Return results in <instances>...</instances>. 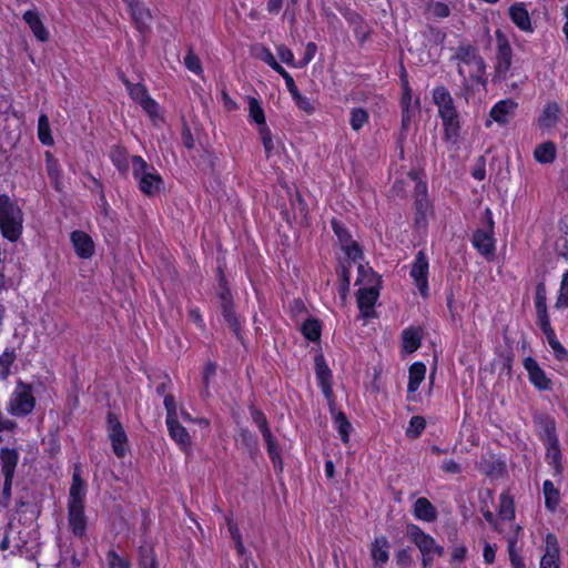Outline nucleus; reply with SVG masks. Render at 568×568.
Here are the masks:
<instances>
[{"label": "nucleus", "instance_id": "f257e3e1", "mask_svg": "<svg viewBox=\"0 0 568 568\" xmlns=\"http://www.w3.org/2000/svg\"><path fill=\"white\" fill-rule=\"evenodd\" d=\"M433 102L438 108V116L443 121L444 139L457 144L460 135L459 114L448 89L444 85L436 87L433 90Z\"/></svg>", "mask_w": 568, "mask_h": 568}, {"label": "nucleus", "instance_id": "f03ea898", "mask_svg": "<svg viewBox=\"0 0 568 568\" xmlns=\"http://www.w3.org/2000/svg\"><path fill=\"white\" fill-rule=\"evenodd\" d=\"M356 284H365L357 292V304L362 316L369 318L375 314L374 306L379 296L381 277L371 267L359 264Z\"/></svg>", "mask_w": 568, "mask_h": 568}, {"label": "nucleus", "instance_id": "7ed1b4c3", "mask_svg": "<svg viewBox=\"0 0 568 568\" xmlns=\"http://www.w3.org/2000/svg\"><path fill=\"white\" fill-rule=\"evenodd\" d=\"M23 213L9 195H0V230L2 236L16 242L22 234Z\"/></svg>", "mask_w": 568, "mask_h": 568}, {"label": "nucleus", "instance_id": "20e7f679", "mask_svg": "<svg viewBox=\"0 0 568 568\" xmlns=\"http://www.w3.org/2000/svg\"><path fill=\"white\" fill-rule=\"evenodd\" d=\"M110 158L120 174L126 175L131 172L133 178H161L159 174L151 171L153 168L141 156L130 155L122 146H113L110 152Z\"/></svg>", "mask_w": 568, "mask_h": 568}, {"label": "nucleus", "instance_id": "39448f33", "mask_svg": "<svg viewBox=\"0 0 568 568\" xmlns=\"http://www.w3.org/2000/svg\"><path fill=\"white\" fill-rule=\"evenodd\" d=\"M34 406L36 397L32 385L19 379L8 400L7 412L14 417H26L32 413Z\"/></svg>", "mask_w": 568, "mask_h": 568}, {"label": "nucleus", "instance_id": "423d86ee", "mask_svg": "<svg viewBox=\"0 0 568 568\" xmlns=\"http://www.w3.org/2000/svg\"><path fill=\"white\" fill-rule=\"evenodd\" d=\"M486 226L478 229L473 235L471 243L479 254L486 258L495 255V240H494V221L493 213L489 209L485 210L484 213Z\"/></svg>", "mask_w": 568, "mask_h": 568}, {"label": "nucleus", "instance_id": "0eeeda50", "mask_svg": "<svg viewBox=\"0 0 568 568\" xmlns=\"http://www.w3.org/2000/svg\"><path fill=\"white\" fill-rule=\"evenodd\" d=\"M497 40L495 72L499 81L507 79L513 62V49L506 34L501 30L495 32Z\"/></svg>", "mask_w": 568, "mask_h": 568}, {"label": "nucleus", "instance_id": "6e6552de", "mask_svg": "<svg viewBox=\"0 0 568 568\" xmlns=\"http://www.w3.org/2000/svg\"><path fill=\"white\" fill-rule=\"evenodd\" d=\"M106 430L114 455L119 458L124 457L129 447L128 436L121 422L112 412L106 415Z\"/></svg>", "mask_w": 568, "mask_h": 568}, {"label": "nucleus", "instance_id": "1a4fd4ad", "mask_svg": "<svg viewBox=\"0 0 568 568\" xmlns=\"http://www.w3.org/2000/svg\"><path fill=\"white\" fill-rule=\"evenodd\" d=\"M536 434L544 446L558 444L557 424L554 417L545 413H536L532 416Z\"/></svg>", "mask_w": 568, "mask_h": 568}, {"label": "nucleus", "instance_id": "9d476101", "mask_svg": "<svg viewBox=\"0 0 568 568\" xmlns=\"http://www.w3.org/2000/svg\"><path fill=\"white\" fill-rule=\"evenodd\" d=\"M428 260L424 251H418L415 255L409 275L414 280L419 294L425 298L428 296Z\"/></svg>", "mask_w": 568, "mask_h": 568}, {"label": "nucleus", "instance_id": "9b49d317", "mask_svg": "<svg viewBox=\"0 0 568 568\" xmlns=\"http://www.w3.org/2000/svg\"><path fill=\"white\" fill-rule=\"evenodd\" d=\"M454 58L465 64L474 65L475 73H473L470 78L477 82L480 81V78L486 71V63L483 57L477 53V49L474 45L467 44L458 47Z\"/></svg>", "mask_w": 568, "mask_h": 568}, {"label": "nucleus", "instance_id": "f8f14e48", "mask_svg": "<svg viewBox=\"0 0 568 568\" xmlns=\"http://www.w3.org/2000/svg\"><path fill=\"white\" fill-rule=\"evenodd\" d=\"M68 523L75 537L81 539L85 536L88 518L84 514V503H68Z\"/></svg>", "mask_w": 568, "mask_h": 568}, {"label": "nucleus", "instance_id": "ddd939ff", "mask_svg": "<svg viewBox=\"0 0 568 568\" xmlns=\"http://www.w3.org/2000/svg\"><path fill=\"white\" fill-rule=\"evenodd\" d=\"M315 375L318 382V386L322 389L325 398L333 404V387H332V371L327 366L326 361L323 354H317L315 356Z\"/></svg>", "mask_w": 568, "mask_h": 568}, {"label": "nucleus", "instance_id": "4468645a", "mask_svg": "<svg viewBox=\"0 0 568 568\" xmlns=\"http://www.w3.org/2000/svg\"><path fill=\"white\" fill-rule=\"evenodd\" d=\"M528 373L529 382L539 390H548L551 388V381L546 376L545 371L540 367L538 362L528 356L523 363Z\"/></svg>", "mask_w": 568, "mask_h": 568}, {"label": "nucleus", "instance_id": "2eb2a0df", "mask_svg": "<svg viewBox=\"0 0 568 568\" xmlns=\"http://www.w3.org/2000/svg\"><path fill=\"white\" fill-rule=\"evenodd\" d=\"M406 537L419 549L422 555L432 552V548L436 541L416 524H407Z\"/></svg>", "mask_w": 568, "mask_h": 568}, {"label": "nucleus", "instance_id": "dca6fc26", "mask_svg": "<svg viewBox=\"0 0 568 568\" xmlns=\"http://www.w3.org/2000/svg\"><path fill=\"white\" fill-rule=\"evenodd\" d=\"M478 469L489 478L498 479L506 474V463L494 454L483 456Z\"/></svg>", "mask_w": 568, "mask_h": 568}, {"label": "nucleus", "instance_id": "f3484780", "mask_svg": "<svg viewBox=\"0 0 568 568\" xmlns=\"http://www.w3.org/2000/svg\"><path fill=\"white\" fill-rule=\"evenodd\" d=\"M518 103L511 99L497 102L490 110V118L500 125H506L515 115Z\"/></svg>", "mask_w": 568, "mask_h": 568}, {"label": "nucleus", "instance_id": "a211bd4d", "mask_svg": "<svg viewBox=\"0 0 568 568\" xmlns=\"http://www.w3.org/2000/svg\"><path fill=\"white\" fill-rule=\"evenodd\" d=\"M71 242L80 258H90L94 254V243L90 235L83 231H73Z\"/></svg>", "mask_w": 568, "mask_h": 568}, {"label": "nucleus", "instance_id": "6ab92c4d", "mask_svg": "<svg viewBox=\"0 0 568 568\" xmlns=\"http://www.w3.org/2000/svg\"><path fill=\"white\" fill-rule=\"evenodd\" d=\"M508 12L510 20L518 29L525 32L534 31L530 16L524 2L514 3L510 6Z\"/></svg>", "mask_w": 568, "mask_h": 568}, {"label": "nucleus", "instance_id": "aec40b11", "mask_svg": "<svg viewBox=\"0 0 568 568\" xmlns=\"http://www.w3.org/2000/svg\"><path fill=\"white\" fill-rule=\"evenodd\" d=\"M413 515L417 520L425 523H434L438 518L437 509L426 497H419L415 500Z\"/></svg>", "mask_w": 568, "mask_h": 568}, {"label": "nucleus", "instance_id": "412c9836", "mask_svg": "<svg viewBox=\"0 0 568 568\" xmlns=\"http://www.w3.org/2000/svg\"><path fill=\"white\" fill-rule=\"evenodd\" d=\"M535 308L537 316V324L542 325L550 323V318L547 312V290L544 282H539L535 290Z\"/></svg>", "mask_w": 568, "mask_h": 568}, {"label": "nucleus", "instance_id": "4be33fe9", "mask_svg": "<svg viewBox=\"0 0 568 568\" xmlns=\"http://www.w3.org/2000/svg\"><path fill=\"white\" fill-rule=\"evenodd\" d=\"M559 547L555 535L549 534L546 538V552L540 559L539 568H559Z\"/></svg>", "mask_w": 568, "mask_h": 568}, {"label": "nucleus", "instance_id": "5701e85b", "mask_svg": "<svg viewBox=\"0 0 568 568\" xmlns=\"http://www.w3.org/2000/svg\"><path fill=\"white\" fill-rule=\"evenodd\" d=\"M23 20L29 26V28L32 30L34 37L41 41L45 42L50 38V33L42 23L40 19V14L36 10H28L23 13Z\"/></svg>", "mask_w": 568, "mask_h": 568}, {"label": "nucleus", "instance_id": "b1692460", "mask_svg": "<svg viewBox=\"0 0 568 568\" xmlns=\"http://www.w3.org/2000/svg\"><path fill=\"white\" fill-rule=\"evenodd\" d=\"M18 463L19 453L16 448L2 447L0 449L1 474L3 476L14 477Z\"/></svg>", "mask_w": 568, "mask_h": 568}, {"label": "nucleus", "instance_id": "393cba45", "mask_svg": "<svg viewBox=\"0 0 568 568\" xmlns=\"http://www.w3.org/2000/svg\"><path fill=\"white\" fill-rule=\"evenodd\" d=\"M546 449L545 459L551 466L554 477H561L564 474L562 455L560 450V443L544 446Z\"/></svg>", "mask_w": 568, "mask_h": 568}, {"label": "nucleus", "instance_id": "a878e982", "mask_svg": "<svg viewBox=\"0 0 568 568\" xmlns=\"http://www.w3.org/2000/svg\"><path fill=\"white\" fill-rule=\"evenodd\" d=\"M371 555L375 566L385 565L389 559V542L385 536L376 537L372 542Z\"/></svg>", "mask_w": 568, "mask_h": 568}, {"label": "nucleus", "instance_id": "bb28decb", "mask_svg": "<svg viewBox=\"0 0 568 568\" xmlns=\"http://www.w3.org/2000/svg\"><path fill=\"white\" fill-rule=\"evenodd\" d=\"M170 437L185 450L191 445V437L184 426L176 418L166 420Z\"/></svg>", "mask_w": 568, "mask_h": 568}, {"label": "nucleus", "instance_id": "cd10ccee", "mask_svg": "<svg viewBox=\"0 0 568 568\" xmlns=\"http://www.w3.org/2000/svg\"><path fill=\"white\" fill-rule=\"evenodd\" d=\"M540 329L545 334L549 346L551 347L555 358L562 362L568 359V352L558 341L554 328L550 323L539 325Z\"/></svg>", "mask_w": 568, "mask_h": 568}, {"label": "nucleus", "instance_id": "c85d7f7f", "mask_svg": "<svg viewBox=\"0 0 568 568\" xmlns=\"http://www.w3.org/2000/svg\"><path fill=\"white\" fill-rule=\"evenodd\" d=\"M237 440L246 449L250 457L255 459L260 453L258 439L247 427H240L237 430Z\"/></svg>", "mask_w": 568, "mask_h": 568}, {"label": "nucleus", "instance_id": "c756f323", "mask_svg": "<svg viewBox=\"0 0 568 568\" xmlns=\"http://www.w3.org/2000/svg\"><path fill=\"white\" fill-rule=\"evenodd\" d=\"M561 110L557 102H548L542 110V113L538 118V124L540 128L550 129L559 121V114Z\"/></svg>", "mask_w": 568, "mask_h": 568}, {"label": "nucleus", "instance_id": "7c9ffc66", "mask_svg": "<svg viewBox=\"0 0 568 568\" xmlns=\"http://www.w3.org/2000/svg\"><path fill=\"white\" fill-rule=\"evenodd\" d=\"M542 494L545 497V507L548 511L555 513L560 504V491L549 479L542 484Z\"/></svg>", "mask_w": 568, "mask_h": 568}, {"label": "nucleus", "instance_id": "2f4dec72", "mask_svg": "<svg viewBox=\"0 0 568 568\" xmlns=\"http://www.w3.org/2000/svg\"><path fill=\"white\" fill-rule=\"evenodd\" d=\"M129 9L138 30L140 32H144L149 28V23L151 21L149 9L144 8V6L139 0L129 7Z\"/></svg>", "mask_w": 568, "mask_h": 568}, {"label": "nucleus", "instance_id": "473e14b6", "mask_svg": "<svg viewBox=\"0 0 568 568\" xmlns=\"http://www.w3.org/2000/svg\"><path fill=\"white\" fill-rule=\"evenodd\" d=\"M261 434L266 444L267 454H268L274 467L275 468L278 467L280 469H282L283 462H282V457H281V449H280V446H278L275 437L273 436V434L271 432V428L262 432Z\"/></svg>", "mask_w": 568, "mask_h": 568}, {"label": "nucleus", "instance_id": "72a5a7b5", "mask_svg": "<svg viewBox=\"0 0 568 568\" xmlns=\"http://www.w3.org/2000/svg\"><path fill=\"white\" fill-rule=\"evenodd\" d=\"M408 385H407V392L408 393H415L420 383L424 381L426 375V366L422 362H415L410 365L409 372H408Z\"/></svg>", "mask_w": 568, "mask_h": 568}, {"label": "nucleus", "instance_id": "f704fd0d", "mask_svg": "<svg viewBox=\"0 0 568 568\" xmlns=\"http://www.w3.org/2000/svg\"><path fill=\"white\" fill-rule=\"evenodd\" d=\"M221 314H222L224 321L227 323L229 327L234 333L236 339L241 344H244V337H243V334H242V327H241L240 320H239V317H237V315L235 313L234 304H232V306H229V307H223L221 310Z\"/></svg>", "mask_w": 568, "mask_h": 568}, {"label": "nucleus", "instance_id": "c9c22d12", "mask_svg": "<svg viewBox=\"0 0 568 568\" xmlns=\"http://www.w3.org/2000/svg\"><path fill=\"white\" fill-rule=\"evenodd\" d=\"M400 81H402V88H403V93H402V98H400V109L402 110H404V109L419 110L420 109L419 98H416L415 101L413 102V92H412V88L409 85V82L407 80V75H406L405 71L403 72V74L400 77Z\"/></svg>", "mask_w": 568, "mask_h": 568}, {"label": "nucleus", "instance_id": "e433bc0d", "mask_svg": "<svg viewBox=\"0 0 568 568\" xmlns=\"http://www.w3.org/2000/svg\"><path fill=\"white\" fill-rule=\"evenodd\" d=\"M290 201L294 217L300 219L301 224H307L308 207L297 189L294 195H291Z\"/></svg>", "mask_w": 568, "mask_h": 568}, {"label": "nucleus", "instance_id": "4c0bfd02", "mask_svg": "<svg viewBox=\"0 0 568 568\" xmlns=\"http://www.w3.org/2000/svg\"><path fill=\"white\" fill-rule=\"evenodd\" d=\"M85 484L82 480L80 473L74 471L72 476V484L69 491V500L68 503H84V490Z\"/></svg>", "mask_w": 568, "mask_h": 568}, {"label": "nucleus", "instance_id": "58836bf2", "mask_svg": "<svg viewBox=\"0 0 568 568\" xmlns=\"http://www.w3.org/2000/svg\"><path fill=\"white\" fill-rule=\"evenodd\" d=\"M138 560L140 568H159V564L151 545H142L138 551Z\"/></svg>", "mask_w": 568, "mask_h": 568}, {"label": "nucleus", "instance_id": "ea45409f", "mask_svg": "<svg viewBox=\"0 0 568 568\" xmlns=\"http://www.w3.org/2000/svg\"><path fill=\"white\" fill-rule=\"evenodd\" d=\"M536 161L539 163H550L556 158V145L551 141L539 144L534 152Z\"/></svg>", "mask_w": 568, "mask_h": 568}, {"label": "nucleus", "instance_id": "a19ab883", "mask_svg": "<svg viewBox=\"0 0 568 568\" xmlns=\"http://www.w3.org/2000/svg\"><path fill=\"white\" fill-rule=\"evenodd\" d=\"M498 516L503 520H511L515 518V503L510 495L503 493L499 496Z\"/></svg>", "mask_w": 568, "mask_h": 568}, {"label": "nucleus", "instance_id": "79ce46f5", "mask_svg": "<svg viewBox=\"0 0 568 568\" xmlns=\"http://www.w3.org/2000/svg\"><path fill=\"white\" fill-rule=\"evenodd\" d=\"M38 139L43 145L50 146L54 143L51 134L50 122L47 114H40L38 119Z\"/></svg>", "mask_w": 568, "mask_h": 568}, {"label": "nucleus", "instance_id": "37998d69", "mask_svg": "<svg viewBox=\"0 0 568 568\" xmlns=\"http://www.w3.org/2000/svg\"><path fill=\"white\" fill-rule=\"evenodd\" d=\"M334 425L338 432L342 442L347 444L349 442V435L353 429V426L343 412H338L334 415Z\"/></svg>", "mask_w": 568, "mask_h": 568}, {"label": "nucleus", "instance_id": "c03bdc74", "mask_svg": "<svg viewBox=\"0 0 568 568\" xmlns=\"http://www.w3.org/2000/svg\"><path fill=\"white\" fill-rule=\"evenodd\" d=\"M216 371H217V365L212 361H209L204 365L203 371H202V384H203V388L201 390L202 397L211 396L210 384L215 378Z\"/></svg>", "mask_w": 568, "mask_h": 568}, {"label": "nucleus", "instance_id": "a18cd8bd", "mask_svg": "<svg viewBox=\"0 0 568 568\" xmlns=\"http://www.w3.org/2000/svg\"><path fill=\"white\" fill-rule=\"evenodd\" d=\"M302 334L311 342H316L321 338L322 326L321 322L316 318H308L302 325Z\"/></svg>", "mask_w": 568, "mask_h": 568}, {"label": "nucleus", "instance_id": "49530a36", "mask_svg": "<svg viewBox=\"0 0 568 568\" xmlns=\"http://www.w3.org/2000/svg\"><path fill=\"white\" fill-rule=\"evenodd\" d=\"M402 338L403 347L407 353H413L420 346V336L418 332L413 327L404 329L402 333Z\"/></svg>", "mask_w": 568, "mask_h": 568}, {"label": "nucleus", "instance_id": "de8ad7c7", "mask_svg": "<svg viewBox=\"0 0 568 568\" xmlns=\"http://www.w3.org/2000/svg\"><path fill=\"white\" fill-rule=\"evenodd\" d=\"M17 358V354L14 348H6L4 352L0 355V379L6 381L11 371V366Z\"/></svg>", "mask_w": 568, "mask_h": 568}, {"label": "nucleus", "instance_id": "09e8293b", "mask_svg": "<svg viewBox=\"0 0 568 568\" xmlns=\"http://www.w3.org/2000/svg\"><path fill=\"white\" fill-rule=\"evenodd\" d=\"M415 209H416L415 223L418 226L426 225L427 213L430 210V202H429V200L428 199H424V197L423 199L422 197H416L415 199Z\"/></svg>", "mask_w": 568, "mask_h": 568}, {"label": "nucleus", "instance_id": "8fccbe9b", "mask_svg": "<svg viewBox=\"0 0 568 568\" xmlns=\"http://www.w3.org/2000/svg\"><path fill=\"white\" fill-rule=\"evenodd\" d=\"M250 118L257 124V128L266 125L264 110L255 98L248 100Z\"/></svg>", "mask_w": 568, "mask_h": 568}, {"label": "nucleus", "instance_id": "3c124183", "mask_svg": "<svg viewBox=\"0 0 568 568\" xmlns=\"http://www.w3.org/2000/svg\"><path fill=\"white\" fill-rule=\"evenodd\" d=\"M140 105L142 106L143 111L150 116L154 124L163 122V119L160 115V105L151 97L144 99Z\"/></svg>", "mask_w": 568, "mask_h": 568}, {"label": "nucleus", "instance_id": "603ef678", "mask_svg": "<svg viewBox=\"0 0 568 568\" xmlns=\"http://www.w3.org/2000/svg\"><path fill=\"white\" fill-rule=\"evenodd\" d=\"M339 285L338 293L345 297L351 285V262L343 263L338 270Z\"/></svg>", "mask_w": 568, "mask_h": 568}, {"label": "nucleus", "instance_id": "864d4df0", "mask_svg": "<svg viewBox=\"0 0 568 568\" xmlns=\"http://www.w3.org/2000/svg\"><path fill=\"white\" fill-rule=\"evenodd\" d=\"M368 119V112L364 108H353L351 110L349 124L354 131H359Z\"/></svg>", "mask_w": 568, "mask_h": 568}, {"label": "nucleus", "instance_id": "5fc2aeb1", "mask_svg": "<svg viewBox=\"0 0 568 568\" xmlns=\"http://www.w3.org/2000/svg\"><path fill=\"white\" fill-rule=\"evenodd\" d=\"M418 111L419 110H415V109L402 110V124H400V131H399V135H398L399 143H403V141L406 139L407 132L410 129L413 119L415 118V115Z\"/></svg>", "mask_w": 568, "mask_h": 568}, {"label": "nucleus", "instance_id": "6e6d98bb", "mask_svg": "<svg viewBox=\"0 0 568 568\" xmlns=\"http://www.w3.org/2000/svg\"><path fill=\"white\" fill-rule=\"evenodd\" d=\"M139 190L152 196L164 190L163 180H139Z\"/></svg>", "mask_w": 568, "mask_h": 568}, {"label": "nucleus", "instance_id": "4d7b16f0", "mask_svg": "<svg viewBox=\"0 0 568 568\" xmlns=\"http://www.w3.org/2000/svg\"><path fill=\"white\" fill-rule=\"evenodd\" d=\"M262 59L284 79L285 83L293 79L292 75L276 61L273 53L268 49H264V57Z\"/></svg>", "mask_w": 568, "mask_h": 568}, {"label": "nucleus", "instance_id": "13d9d810", "mask_svg": "<svg viewBox=\"0 0 568 568\" xmlns=\"http://www.w3.org/2000/svg\"><path fill=\"white\" fill-rule=\"evenodd\" d=\"M109 568H131V564L121 557L114 549H110L105 556Z\"/></svg>", "mask_w": 568, "mask_h": 568}, {"label": "nucleus", "instance_id": "bf43d9fd", "mask_svg": "<svg viewBox=\"0 0 568 568\" xmlns=\"http://www.w3.org/2000/svg\"><path fill=\"white\" fill-rule=\"evenodd\" d=\"M556 308H566L568 307V271L562 275V280L560 283L559 294L557 296Z\"/></svg>", "mask_w": 568, "mask_h": 568}, {"label": "nucleus", "instance_id": "052dcab7", "mask_svg": "<svg viewBox=\"0 0 568 568\" xmlns=\"http://www.w3.org/2000/svg\"><path fill=\"white\" fill-rule=\"evenodd\" d=\"M426 420L422 416H413L406 429V435L409 437H418L425 429Z\"/></svg>", "mask_w": 568, "mask_h": 568}, {"label": "nucleus", "instance_id": "680f3d73", "mask_svg": "<svg viewBox=\"0 0 568 568\" xmlns=\"http://www.w3.org/2000/svg\"><path fill=\"white\" fill-rule=\"evenodd\" d=\"M250 414H251L253 423L257 426V428L261 433L270 429L267 418L261 409L251 407Z\"/></svg>", "mask_w": 568, "mask_h": 568}, {"label": "nucleus", "instance_id": "e2e57ef3", "mask_svg": "<svg viewBox=\"0 0 568 568\" xmlns=\"http://www.w3.org/2000/svg\"><path fill=\"white\" fill-rule=\"evenodd\" d=\"M185 67L195 74L202 73L203 69L199 57L190 49L184 58Z\"/></svg>", "mask_w": 568, "mask_h": 568}, {"label": "nucleus", "instance_id": "0e129e2a", "mask_svg": "<svg viewBox=\"0 0 568 568\" xmlns=\"http://www.w3.org/2000/svg\"><path fill=\"white\" fill-rule=\"evenodd\" d=\"M331 225L335 235L343 245L348 244L352 241L348 231L341 222H338L337 220H332Z\"/></svg>", "mask_w": 568, "mask_h": 568}, {"label": "nucleus", "instance_id": "69168bd1", "mask_svg": "<svg viewBox=\"0 0 568 568\" xmlns=\"http://www.w3.org/2000/svg\"><path fill=\"white\" fill-rule=\"evenodd\" d=\"M220 277L216 288V296L219 300L232 298V292L227 285L226 278L221 268H219Z\"/></svg>", "mask_w": 568, "mask_h": 568}, {"label": "nucleus", "instance_id": "338daca9", "mask_svg": "<svg viewBox=\"0 0 568 568\" xmlns=\"http://www.w3.org/2000/svg\"><path fill=\"white\" fill-rule=\"evenodd\" d=\"M257 131L261 136L265 152L270 154L274 149L272 132L270 128L266 124L264 126L257 128Z\"/></svg>", "mask_w": 568, "mask_h": 568}, {"label": "nucleus", "instance_id": "774afa93", "mask_svg": "<svg viewBox=\"0 0 568 568\" xmlns=\"http://www.w3.org/2000/svg\"><path fill=\"white\" fill-rule=\"evenodd\" d=\"M128 92L130 97L139 104H141L144 99L150 97L145 85L141 83H135Z\"/></svg>", "mask_w": 568, "mask_h": 568}]
</instances>
